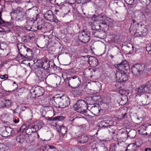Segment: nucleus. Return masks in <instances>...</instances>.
Segmentation results:
<instances>
[{"label": "nucleus", "instance_id": "nucleus-50", "mask_svg": "<svg viewBox=\"0 0 151 151\" xmlns=\"http://www.w3.org/2000/svg\"><path fill=\"white\" fill-rule=\"evenodd\" d=\"M108 150L107 148L106 147H101L100 149V150L99 151H107Z\"/></svg>", "mask_w": 151, "mask_h": 151}, {"label": "nucleus", "instance_id": "nucleus-43", "mask_svg": "<svg viewBox=\"0 0 151 151\" xmlns=\"http://www.w3.org/2000/svg\"><path fill=\"white\" fill-rule=\"evenodd\" d=\"M64 117L63 116H58L55 117L54 120L58 121H62Z\"/></svg>", "mask_w": 151, "mask_h": 151}, {"label": "nucleus", "instance_id": "nucleus-14", "mask_svg": "<svg viewBox=\"0 0 151 151\" xmlns=\"http://www.w3.org/2000/svg\"><path fill=\"white\" fill-rule=\"evenodd\" d=\"M77 139L79 143H83L88 141V138L86 135L83 134L81 136H78Z\"/></svg>", "mask_w": 151, "mask_h": 151}, {"label": "nucleus", "instance_id": "nucleus-28", "mask_svg": "<svg viewBox=\"0 0 151 151\" xmlns=\"http://www.w3.org/2000/svg\"><path fill=\"white\" fill-rule=\"evenodd\" d=\"M23 11H24L23 8L20 7H18L15 8V9H13L11 13H14L17 14L18 13H21Z\"/></svg>", "mask_w": 151, "mask_h": 151}, {"label": "nucleus", "instance_id": "nucleus-52", "mask_svg": "<svg viewBox=\"0 0 151 151\" xmlns=\"http://www.w3.org/2000/svg\"><path fill=\"white\" fill-rule=\"evenodd\" d=\"M55 118V117H47V120L50 121H55V120H54Z\"/></svg>", "mask_w": 151, "mask_h": 151}, {"label": "nucleus", "instance_id": "nucleus-45", "mask_svg": "<svg viewBox=\"0 0 151 151\" xmlns=\"http://www.w3.org/2000/svg\"><path fill=\"white\" fill-rule=\"evenodd\" d=\"M120 39V36L119 35H115L114 36V42L119 40Z\"/></svg>", "mask_w": 151, "mask_h": 151}, {"label": "nucleus", "instance_id": "nucleus-12", "mask_svg": "<svg viewBox=\"0 0 151 151\" xmlns=\"http://www.w3.org/2000/svg\"><path fill=\"white\" fill-rule=\"evenodd\" d=\"M40 62V65H37V66L40 67H42L44 69H47L50 66L48 59L46 58H43Z\"/></svg>", "mask_w": 151, "mask_h": 151}, {"label": "nucleus", "instance_id": "nucleus-34", "mask_svg": "<svg viewBox=\"0 0 151 151\" xmlns=\"http://www.w3.org/2000/svg\"><path fill=\"white\" fill-rule=\"evenodd\" d=\"M127 134L125 132H123L120 135V139L122 141H124L126 139Z\"/></svg>", "mask_w": 151, "mask_h": 151}, {"label": "nucleus", "instance_id": "nucleus-49", "mask_svg": "<svg viewBox=\"0 0 151 151\" xmlns=\"http://www.w3.org/2000/svg\"><path fill=\"white\" fill-rule=\"evenodd\" d=\"M26 125H23L20 128V130H22V132L24 131L26 129Z\"/></svg>", "mask_w": 151, "mask_h": 151}, {"label": "nucleus", "instance_id": "nucleus-42", "mask_svg": "<svg viewBox=\"0 0 151 151\" xmlns=\"http://www.w3.org/2000/svg\"><path fill=\"white\" fill-rule=\"evenodd\" d=\"M51 21L54 22L56 23H57L59 22V21L57 18L56 16L53 14V17H52V19L51 20Z\"/></svg>", "mask_w": 151, "mask_h": 151}, {"label": "nucleus", "instance_id": "nucleus-53", "mask_svg": "<svg viewBox=\"0 0 151 151\" xmlns=\"http://www.w3.org/2000/svg\"><path fill=\"white\" fill-rule=\"evenodd\" d=\"M22 40L24 42H27V40L26 39V37L25 36H23L22 38Z\"/></svg>", "mask_w": 151, "mask_h": 151}, {"label": "nucleus", "instance_id": "nucleus-59", "mask_svg": "<svg viewBox=\"0 0 151 151\" xmlns=\"http://www.w3.org/2000/svg\"><path fill=\"white\" fill-rule=\"evenodd\" d=\"M42 28V26L37 25V28H36V30L40 29L41 30Z\"/></svg>", "mask_w": 151, "mask_h": 151}, {"label": "nucleus", "instance_id": "nucleus-3", "mask_svg": "<svg viewBox=\"0 0 151 151\" xmlns=\"http://www.w3.org/2000/svg\"><path fill=\"white\" fill-rule=\"evenodd\" d=\"M60 101L58 104V107L64 108L68 107L70 104L69 98L65 95H63L60 97Z\"/></svg>", "mask_w": 151, "mask_h": 151}, {"label": "nucleus", "instance_id": "nucleus-20", "mask_svg": "<svg viewBox=\"0 0 151 151\" xmlns=\"http://www.w3.org/2000/svg\"><path fill=\"white\" fill-rule=\"evenodd\" d=\"M100 23L104 27H106L109 24L108 18L105 17H102L100 20Z\"/></svg>", "mask_w": 151, "mask_h": 151}, {"label": "nucleus", "instance_id": "nucleus-16", "mask_svg": "<svg viewBox=\"0 0 151 151\" xmlns=\"http://www.w3.org/2000/svg\"><path fill=\"white\" fill-rule=\"evenodd\" d=\"M12 131V128L8 127H6L5 130L2 133V136L6 137L10 136L11 135Z\"/></svg>", "mask_w": 151, "mask_h": 151}, {"label": "nucleus", "instance_id": "nucleus-64", "mask_svg": "<svg viewBox=\"0 0 151 151\" xmlns=\"http://www.w3.org/2000/svg\"><path fill=\"white\" fill-rule=\"evenodd\" d=\"M151 149L149 148H147L145 149V151H149L151 150Z\"/></svg>", "mask_w": 151, "mask_h": 151}, {"label": "nucleus", "instance_id": "nucleus-48", "mask_svg": "<svg viewBox=\"0 0 151 151\" xmlns=\"http://www.w3.org/2000/svg\"><path fill=\"white\" fill-rule=\"evenodd\" d=\"M0 32H5V33H8L10 31V30H5L4 29L0 27Z\"/></svg>", "mask_w": 151, "mask_h": 151}, {"label": "nucleus", "instance_id": "nucleus-13", "mask_svg": "<svg viewBox=\"0 0 151 151\" xmlns=\"http://www.w3.org/2000/svg\"><path fill=\"white\" fill-rule=\"evenodd\" d=\"M147 127L146 124L142 125L139 126L137 130L139 134L142 135H147Z\"/></svg>", "mask_w": 151, "mask_h": 151}, {"label": "nucleus", "instance_id": "nucleus-18", "mask_svg": "<svg viewBox=\"0 0 151 151\" xmlns=\"http://www.w3.org/2000/svg\"><path fill=\"white\" fill-rule=\"evenodd\" d=\"M141 34H138L137 35V33L136 32L135 35H136V36L138 37H143V36L146 35L148 32V30L146 26H145L144 27H142L141 30Z\"/></svg>", "mask_w": 151, "mask_h": 151}, {"label": "nucleus", "instance_id": "nucleus-55", "mask_svg": "<svg viewBox=\"0 0 151 151\" xmlns=\"http://www.w3.org/2000/svg\"><path fill=\"white\" fill-rule=\"evenodd\" d=\"M97 18V17H96V16L95 15H93V17L92 18V19L93 21H94V22L97 21V19H96V18Z\"/></svg>", "mask_w": 151, "mask_h": 151}, {"label": "nucleus", "instance_id": "nucleus-60", "mask_svg": "<svg viewBox=\"0 0 151 151\" xmlns=\"http://www.w3.org/2000/svg\"><path fill=\"white\" fill-rule=\"evenodd\" d=\"M93 146L92 147V151H99L98 150L97 148L96 147H93Z\"/></svg>", "mask_w": 151, "mask_h": 151}, {"label": "nucleus", "instance_id": "nucleus-40", "mask_svg": "<svg viewBox=\"0 0 151 151\" xmlns=\"http://www.w3.org/2000/svg\"><path fill=\"white\" fill-rule=\"evenodd\" d=\"M45 147L46 149H47V150H56V148L53 146H52L48 145H45Z\"/></svg>", "mask_w": 151, "mask_h": 151}, {"label": "nucleus", "instance_id": "nucleus-36", "mask_svg": "<svg viewBox=\"0 0 151 151\" xmlns=\"http://www.w3.org/2000/svg\"><path fill=\"white\" fill-rule=\"evenodd\" d=\"M136 132L134 130L130 131L128 133L129 136L131 138H134L136 134Z\"/></svg>", "mask_w": 151, "mask_h": 151}, {"label": "nucleus", "instance_id": "nucleus-62", "mask_svg": "<svg viewBox=\"0 0 151 151\" xmlns=\"http://www.w3.org/2000/svg\"><path fill=\"white\" fill-rule=\"evenodd\" d=\"M132 24H131V27L130 28V31H133L134 32H136V30H132Z\"/></svg>", "mask_w": 151, "mask_h": 151}, {"label": "nucleus", "instance_id": "nucleus-6", "mask_svg": "<svg viewBox=\"0 0 151 151\" xmlns=\"http://www.w3.org/2000/svg\"><path fill=\"white\" fill-rule=\"evenodd\" d=\"M81 83V81L79 78L76 79L70 78L68 80V85L73 89L77 88Z\"/></svg>", "mask_w": 151, "mask_h": 151}, {"label": "nucleus", "instance_id": "nucleus-4", "mask_svg": "<svg viewBox=\"0 0 151 151\" xmlns=\"http://www.w3.org/2000/svg\"><path fill=\"white\" fill-rule=\"evenodd\" d=\"M91 35L89 31H84L80 33L78 35V39L81 42L86 43L88 42Z\"/></svg>", "mask_w": 151, "mask_h": 151}, {"label": "nucleus", "instance_id": "nucleus-9", "mask_svg": "<svg viewBox=\"0 0 151 151\" xmlns=\"http://www.w3.org/2000/svg\"><path fill=\"white\" fill-rule=\"evenodd\" d=\"M151 101V99L149 96L145 95V96H139L137 101V103L140 106L147 105Z\"/></svg>", "mask_w": 151, "mask_h": 151}, {"label": "nucleus", "instance_id": "nucleus-27", "mask_svg": "<svg viewBox=\"0 0 151 151\" xmlns=\"http://www.w3.org/2000/svg\"><path fill=\"white\" fill-rule=\"evenodd\" d=\"M118 144L119 142L116 141V142L112 143L110 145V149H112V151L119 150Z\"/></svg>", "mask_w": 151, "mask_h": 151}, {"label": "nucleus", "instance_id": "nucleus-44", "mask_svg": "<svg viewBox=\"0 0 151 151\" xmlns=\"http://www.w3.org/2000/svg\"><path fill=\"white\" fill-rule=\"evenodd\" d=\"M146 50L149 54H151V45H147L146 47Z\"/></svg>", "mask_w": 151, "mask_h": 151}, {"label": "nucleus", "instance_id": "nucleus-8", "mask_svg": "<svg viewBox=\"0 0 151 151\" xmlns=\"http://www.w3.org/2000/svg\"><path fill=\"white\" fill-rule=\"evenodd\" d=\"M31 91L35 95L34 97H38L42 96L44 93V89L39 86L32 87L31 89Z\"/></svg>", "mask_w": 151, "mask_h": 151}, {"label": "nucleus", "instance_id": "nucleus-24", "mask_svg": "<svg viewBox=\"0 0 151 151\" xmlns=\"http://www.w3.org/2000/svg\"><path fill=\"white\" fill-rule=\"evenodd\" d=\"M36 136L35 134H32L28 136L27 139L26 141L27 142L31 143L34 141L36 138Z\"/></svg>", "mask_w": 151, "mask_h": 151}, {"label": "nucleus", "instance_id": "nucleus-47", "mask_svg": "<svg viewBox=\"0 0 151 151\" xmlns=\"http://www.w3.org/2000/svg\"><path fill=\"white\" fill-rule=\"evenodd\" d=\"M19 55L21 57H22V58L23 59L24 58H28V57H30V56H29V55H28L27 54H26V55L24 56V55H23L22 54H21L20 53H19Z\"/></svg>", "mask_w": 151, "mask_h": 151}, {"label": "nucleus", "instance_id": "nucleus-10", "mask_svg": "<svg viewBox=\"0 0 151 151\" xmlns=\"http://www.w3.org/2000/svg\"><path fill=\"white\" fill-rule=\"evenodd\" d=\"M148 90L145 84L141 85L135 89L136 93L137 95L140 96L142 95L147 93Z\"/></svg>", "mask_w": 151, "mask_h": 151}, {"label": "nucleus", "instance_id": "nucleus-30", "mask_svg": "<svg viewBox=\"0 0 151 151\" xmlns=\"http://www.w3.org/2000/svg\"><path fill=\"white\" fill-rule=\"evenodd\" d=\"M127 145L126 144L124 141H120L119 142L118 147L119 150L122 149L123 148L126 147Z\"/></svg>", "mask_w": 151, "mask_h": 151}, {"label": "nucleus", "instance_id": "nucleus-39", "mask_svg": "<svg viewBox=\"0 0 151 151\" xmlns=\"http://www.w3.org/2000/svg\"><path fill=\"white\" fill-rule=\"evenodd\" d=\"M25 131L26 134L29 135L31 134H30L32 133V129L29 126L26 129Z\"/></svg>", "mask_w": 151, "mask_h": 151}, {"label": "nucleus", "instance_id": "nucleus-35", "mask_svg": "<svg viewBox=\"0 0 151 151\" xmlns=\"http://www.w3.org/2000/svg\"><path fill=\"white\" fill-rule=\"evenodd\" d=\"M38 9V8L37 6H33L31 8L28 9V10H27L26 11V12L27 13L29 14L28 13L30 12V11H31V12H34L35 11H37Z\"/></svg>", "mask_w": 151, "mask_h": 151}, {"label": "nucleus", "instance_id": "nucleus-15", "mask_svg": "<svg viewBox=\"0 0 151 151\" xmlns=\"http://www.w3.org/2000/svg\"><path fill=\"white\" fill-rule=\"evenodd\" d=\"M2 12L0 11V25L2 26H4L8 28L12 27V24L9 22H6L4 21L1 18Z\"/></svg>", "mask_w": 151, "mask_h": 151}, {"label": "nucleus", "instance_id": "nucleus-7", "mask_svg": "<svg viewBox=\"0 0 151 151\" xmlns=\"http://www.w3.org/2000/svg\"><path fill=\"white\" fill-rule=\"evenodd\" d=\"M115 66L118 69V71H125L129 68V63L127 61L125 60L122 61L120 63L115 65Z\"/></svg>", "mask_w": 151, "mask_h": 151}, {"label": "nucleus", "instance_id": "nucleus-17", "mask_svg": "<svg viewBox=\"0 0 151 151\" xmlns=\"http://www.w3.org/2000/svg\"><path fill=\"white\" fill-rule=\"evenodd\" d=\"M53 15L52 12L51 10L48 11L43 14L45 19L50 22H51V20L52 19Z\"/></svg>", "mask_w": 151, "mask_h": 151}, {"label": "nucleus", "instance_id": "nucleus-63", "mask_svg": "<svg viewBox=\"0 0 151 151\" xmlns=\"http://www.w3.org/2000/svg\"><path fill=\"white\" fill-rule=\"evenodd\" d=\"M49 108L50 110H51V111L52 110L54 111V109L51 106H49Z\"/></svg>", "mask_w": 151, "mask_h": 151}, {"label": "nucleus", "instance_id": "nucleus-33", "mask_svg": "<svg viewBox=\"0 0 151 151\" xmlns=\"http://www.w3.org/2000/svg\"><path fill=\"white\" fill-rule=\"evenodd\" d=\"M145 85L146 88L148 89L147 93L149 91H151V80L147 82Z\"/></svg>", "mask_w": 151, "mask_h": 151}, {"label": "nucleus", "instance_id": "nucleus-32", "mask_svg": "<svg viewBox=\"0 0 151 151\" xmlns=\"http://www.w3.org/2000/svg\"><path fill=\"white\" fill-rule=\"evenodd\" d=\"M67 129L64 126H61L60 127V132L61 133L63 136H64L67 132Z\"/></svg>", "mask_w": 151, "mask_h": 151}, {"label": "nucleus", "instance_id": "nucleus-58", "mask_svg": "<svg viewBox=\"0 0 151 151\" xmlns=\"http://www.w3.org/2000/svg\"><path fill=\"white\" fill-rule=\"evenodd\" d=\"M19 121V120L18 119H16V118L13 119L14 122L15 123H18Z\"/></svg>", "mask_w": 151, "mask_h": 151}, {"label": "nucleus", "instance_id": "nucleus-29", "mask_svg": "<svg viewBox=\"0 0 151 151\" xmlns=\"http://www.w3.org/2000/svg\"><path fill=\"white\" fill-rule=\"evenodd\" d=\"M127 101V98L126 96H124L121 99L119 104L122 105L125 104Z\"/></svg>", "mask_w": 151, "mask_h": 151}, {"label": "nucleus", "instance_id": "nucleus-56", "mask_svg": "<svg viewBox=\"0 0 151 151\" xmlns=\"http://www.w3.org/2000/svg\"><path fill=\"white\" fill-rule=\"evenodd\" d=\"M3 91L0 87V97L3 96L4 93H3Z\"/></svg>", "mask_w": 151, "mask_h": 151}, {"label": "nucleus", "instance_id": "nucleus-51", "mask_svg": "<svg viewBox=\"0 0 151 151\" xmlns=\"http://www.w3.org/2000/svg\"><path fill=\"white\" fill-rule=\"evenodd\" d=\"M142 116H139V117H137V119H139V118H140L141 119H143L144 118L145 116V114L144 112H142Z\"/></svg>", "mask_w": 151, "mask_h": 151}, {"label": "nucleus", "instance_id": "nucleus-41", "mask_svg": "<svg viewBox=\"0 0 151 151\" xmlns=\"http://www.w3.org/2000/svg\"><path fill=\"white\" fill-rule=\"evenodd\" d=\"M24 49L26 50V51L27 52H28V55H29H29L30 54H32V50L30 48H29L27 47L25 45H24L23 46Z\"/></svg>", "mask_w": 151, "mask_h": 151}, {"label": "nucleus", "instance_id": "nucleus-31", "mask_svg": "<svg viewBox=\"0 0 151 151\" xmlns=\"http://www.w3.org/2000/svg\"><path fill=\"white\" fill-rule=\"evenodd\" d=\"M29 126L32 129V132L33 133H35L38 131L39 130V127L37 125H33Z\"/></svg>", "mask_w": 151, "mask_h": 151}, {"label": "nucleus", "instance_id": "nucleus-2", "mask_svg": "<svg viewBox=\"0 0 151 151\" xmlns=\"http://www.w3.org/2000/svg\"><path fill=\"white\" fill-rule=\"evenodd\" d=\"M145 68V65L143 64H136L132 67V72L134 75L137 76L140 75L142 74Z\"/></svg>", "mask_w": 151, "mask_h": 151}, {"label": "nucleus", "instance_id": "nucleus-5", "mask_svg": "<svg viewBox=\"0 0 151 151\" xmlns=\"http://www.w3.org/2000/svg\"><path fill=\"white\" fill-rule=\"evenodd\" d=\"M115 76L116 81L119 83L126 81L128 78L125 72L123 71H116Z\"/></svg>", "mask_w": 151, "mask_h": 151}, {"label": "nucleus", "instance_id": "nucleus-37", "mask_svg": "<svg viewBox=\"0 0 151 151\" xmlns=\"http://www.w3.org/2000/svg\"><path fill=\"white\" fill-rule=\"evenodd\" d=\"M147 135H151V124H148L147 126Z\"/></svg>", "mask_w": 151, "mask_h": 151}, {"label": "nucleus", "instance_id": "nucleus-25", "mask_svg": "<svg viewBox=\"0 0 151 151\" xmlns=\"http://www.w3.org/2000/svg\"><path fill=\"white\" fill-rule=\"evenodd\" d=\"M55 14L60 17H63L62 9L60 7H55L54 10Z\"/></svg>", "mask_w": 151, "mask_h": 151}, {"label": "nucleus", "instance_id": "nucleus-22", "mask_svg": "<svg viewBox=\"0 0 151 151\" xmlns=\"http://www.w3.org/2000/svg\"><path fill=\"white\" fill-rule=\"evenodd\" d=\"M11 101L9 99H5L0 103L1 106L2 107L7 108L10 105Z\"/></svg>", "mask_w": 151, "mask_h": 151}, {"label": "nucleus", "instance_id": "nucleus-54", "mask_svg": "<svg viewBox=\"0 0 151 151\" xmlns=\"http://www.w3.org/2000/svg\"><path fill=\"white\" fill-rule=\"evenodd\" d=\"M32 93H33V92H31V90L30 92L28 94V96L27 97V99H29L31 98V96L32 95Z\"/></svg>", "mask_w": 151, "mask_h": 151}, {"label": "nucleus", "instance_id": "nucleus-57", "mask_svg": "<svg viewBox=\"0 0 151 151\" xmlns=\"http://www.w3.org/2000/svg\"><path fill=\"white\" fill-rule=\"evenodd\" d=\"M3 145L0 143V151H4V149L3 147Z\"/></svg>", "mask_w": 151, "mask_h": 151}, {"label": "nucleus", "instance_id": "nucleus-21", "mask_svg": "<svg viewBox=\"0 0 151 151\" xmlns=\"http://www.w3.org/2000/svg\"><path fill=\"white\" fill-rule=\"evenodd\" d=\"M89 64L96 66L98 64V60L95 57H91L88 59Z\"/></svg>", "mask_w": 151, "mask_h": 151}, {"label": "nucleus", "instance_id": "nucleus-46", "mask_svg": "<svg viewBox=\"0 0 151 151\" xmlns=\"http://www.w3.org/2000/svg\"><path fill=\"white\" fill-rule=\"evenodd\" d=\"M0 78L2 79L6 80L8 78V76L7 75L5 74L3 75L0 76Z\"/></svg>", "mask_w": 151, "mask_h": 151}, {"label": "nucleus", "instance_id": "nucleus-61", "mask_svg": "<svg viewBox=\"0 0 151 151\" xmlns=\"http://www.w3.org/2000/svg\"><path fill=\"white\" fill-rule=\"evenodd\" d=\"M127 114L126 113H124V114H122V119H124L127 117L126 115Z\"/></svg>", "mask_w": 151, "mask_h": 151}, {"label": "nucleus", "instance_id": "nucleus-26", "mask_svg": "<svg viewBox=\"0 0 151 151\" xmlns=\"http://www.w3.org/2000/svg\"><path fill=\"white\" fill-rule=\"evenodd\" d=\"M25 136L23 134H20L19 135L17 136L16 138L17 141L18 142L20 143H22L24 140Z\"/></svg>", "mask_w": 151, "mask_h": 151}, {"label": "nucleus", "instance_id": "nucleus-19", "mask_svg": "<svg viewBox=\"0 0 151 151\" xmlns=\"http://www.w3.org/2000/svg\"><path fill=\"white\" fill-rule=\"evenodd\" d=\"M109 121L107 120H103L100 122L99 126L104 128H110L111 126L109 124Z\"/></svg>", "mask_w": 151, "mask_h": 151}, {"label": "nucleus", "instance_id": "nucleus-23", "mask_svg": "<svg viewBox=\"0 0 151 151\" xmlns=\"http://www.w3.org/2000/svg\"><path fill=\"white\" fill-rule=\"evenodd\" d=\"M137 146L136 142L130 144L127 146V148L125 151H136L135 148Z\"/></svg>", "mask_w": 151, "mask_h": 151}, {"label": "nucleus", "instance_id": "nucleus-38", "mask_svg": "<svg viewBox=\"0 0 151 151\" xmlns=\"http://www.w3.org/2000/svg\"><path fill=\"white\" fill-rule=\"evenodd\" d=\"M26 11V12L23 11L21 13H19L17 14V17H18L19 19H21L22 18L24 15L25 14H27Z\"/></svg>", "mask_w": 151, "mask_h": 151}, {"label": "nucleus", "instance_id": "nucleus-1", "mask_svg": "<svg viewBox=\"0 0 151 151\" xmlns=\"http://www.w3.org/2000/svg\"><path fill=\"white\" fill-rule=\"evenodd\" d=\"M88 107V103L86 101L83 100L78 101L74 106L75 111L79 113L83 114L86 112Z\"/></svg>", "mask_w": 151, "mask_h": 151}, {"label": "nucleus", "instance_id": "nucleus-11", "mask_svg": "<svg viewBox=\"0 0 151 151\" xmlns=\"http://www.w3.org/2000/svg\"><path fill=\"white\" fill-rule=\"evenodd\" d=\"M44 69L43 68H39L36 71V75L39 79L40 81H44L46 78V75L42 72V70H43Z\"/></svg>", "mask_w": 151, "mask_h": 151}]
</instances>
